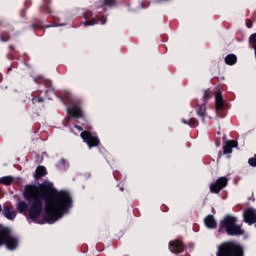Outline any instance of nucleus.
<instances>
[{"mask_svg": "<svg viewBox=\"0 0 256 256\" xmlns=\"http://www.w3.org/2000/svg\"><path fill=\"white\" fill-rule=\"evenodd\" d=\"M53 191V183L45 181L40 186L28 185L25 187L23 197L28 201H20L17 204V211L22 215H27L31 221H35L41 213H43V201H45V219L47 223L59 221L63 215L69 213V208L73 206V199L71 194L65 190L55 192Z\"/></svg>", "mask_w": 256, "mask_h": 256, "instance_id": "obj_1", "label": "nucleus"}, {"mask_svg": "<svg viewBox=\"0 0 256 256\" xmlns=\"http://www.w3.org/2000/svg\"><path fill=\"white\" fill-rule=\"evenodd\" d=\"M223 229H225L227 235L230 236L245 234V230H243L240 225H237V218L231 215H227L220 222L219 233H223Z\"/></svg>", "mask_w": 256, "mask_h": 256, "instance_id": "obj_2", "label": "nucleus"}, {"mask_svg": "<svg viewBox=\"0 0 256 256\" xmlns=\"http://www.w3.org/2000/svg\"><path fill=\"white\" fill-rule=\"evenodd\" d=\"M216 256H243V247L235 242H224L218 246Z\"/></svg>", "mask_w": 256, "mask_h": 256, "instance_id": "obj_3", "label": "nucleus"}, {"mask_svg": "<svg viewBox=\"0 0 256 256\" xmlns=\"http://www.w3.org/2000/svg\"><path fill=\"white\" fill-rule=\"evenodd\" d=\"M5 245L10 251H15L19 245V238L11 234L9 228H3L0 230V247Z\"/></svg>", "mask_w": 256, "mask_h": 256, "instance_id": "obj_4", "label": "nucleus"}, {"mask_svg": "<svg viewBox=\"0 0 256 256\" xmlns=\"http://www.w3.org/2000/svg\"><path fill=\"white\" fill-rule=\"evenodd\" d=\"M80 137L83 139L84 143L88 145L89 149L99 146V138H97L95 134H92L89 131H83L80 134Z\"/></svg>", "mask_w": 256, "mask_h": 256, "instance_id": "obj_5", "label": "nucleus"}, {"mask_svg": "<svg viewBox=\"0 0 256 256\" xmlns=\"http://www.w3.org/2000/svg\"><path fill=\"white\" fill-rule=\"evenodd\" d=\"M227 177H220L215 182L210 184L211 193H219L221 189H225L228 183Z\"/></svg>", "mask_w": 256, "mask_h": 256, "instance_id": "obj_6", "label": "nucleus"}, {"mask_svg": "<svg viewBox=\"0 0 256 256\" xmlns=\"http://www.w3.org/2000/svg\"><path fill=\"white\" fill-rule=\"evenodd\" d=\"M68 113V121H71V118L74 119H81L83 117V110H81V106H79L77 103H73L72 106H70L67 109Z\"/></svg>", "mask_w": 256, "mask_h": 256, "instance_id": "obj_7", "label": "nucleus"}, {"mask_svg": "<svg viewBox=\"0 0 256 256\" xmlns=\"http://www.w3.org/2000/svg\"><path fill=\"white\" fill-rule=\"evenodd\" d=\"M2 215L5 219H8V221H15V218L17 217V210H15L13 205L4 206Z\"/></svg>", "mask_w": 256, "mask_h": 256, "instance_id": "obj_8", "label": "nucleus"}, {"mask_svg": "<svg viewBox=\"0 0 256 256\" xmlns=\"http://www.w3.org/2000/svg\"><path fill=\"white\" fill-rule=\"evenodd\" d=\"M243 217L245 223H248V225H253V223H256V209L255 208H247L243 212Z\"/></svg>", "mask_w": 256, "mask_h": 256, "instance_id": "obj_9", "label": "nucleus"}, {"mask_svg": "<svg viewBox=\"0 0 256 256\" xmlns=\"http://www.w3.org/2000/svg\"><path fill=\"white\" fill-rule=\"evenodd\" d=\"M185 249V246L183 245V242L179 240H174L169 243V250L172 253H183V250Z\"/></svg>", "mask_w": 256, "mask_h": 256, "instance_id": "obj_10", "label": "nucleus"}, {"mask_svg": "<svg viewBox=\"0 0 256 256\" xmlns=\"http://www.w3.org/2000/svg\"><path fill=\"white\" fill-rule=\"evenodd\" d=\"M238 143L236 140H230L225 143L223 146V153L224 155H229L230 153H233V147H237Z\"/></svg>", "mask_w": 256, "mask_h": 256, "instance_id": "obj_11", "label": "nucleus"}, {"mask_svg": "<svg viewBox=\"0 0 256 256\" xmlns=\"http://www.w3.org/2000/svg\"><path fill=\"white\" fill-rule=\"evenodd\" d=\"M204 223L208 229H217V221H215L213 215L206 216L204 219Z\"/></svg>", "mask_w": 256, "mask_h": 256, "instance_id": "obj_12", "label": "nucleus"}, {"mask_svg": "<svg viewBox=\"0 0 256 256\" xmlns=\"http://www.w3.org/2000/svg\"><path fill=\"white\" fill-rule=\"evenodd\" d=\"M216 111H219L225 107V101L223 100V95L221 92L216 93L215 95Z\"/></svg>", "mask_w": 256, "mask_h": 256, "instance_id": "obj_13", "label": "nucleus"}, {"mask_svg": "<svg viewBox=\"0 0 256 256\" xmlns=\"http://www.w3.org/2000/svg\"><path fill=\"white\" fill-rule=\"evenodd\" d=\"M98 23H100V25H105V23H107V18L106 17H98L97 20L95 19H92L90 21H86L83 23V25H88V26H91V25H97Z\"/></svg>", "mask_w": 256, "mask_h": 256, "instance_id": "obj_14", "label": "nucleus"}, {"mask_svg": "<svg viewBox=\"0 0 256 256\" xmlns=\"http://www.w3.org/2000/svg\"><path fill=\"white\" fill-rule=\"evenodd\" d=\"M47 175V168L45 166H39L34 174L35 179H41V177H45Z\"/></svg>", "mask_w": 256, "mask_h": 256, "instance_id": "obj_15", "label": "nucleus"}, {"mask_svg": "<svg viewBox=\"0 0 256 256\" xmlns=\"http://www.w3.org/2000/svg\"><path fill=\"white\" fill-rule=\"evenodd\" d=\"M197 115H199V117H202V121L205 123V117H207V107L205 106V104H202L198 107Z\"/></svg>", "mask_w": 256, "mask_h": 256, "instance_id": "obj_16", "label": "nucleus"}, {"mask_svg": "<svg viewBox=\"0 0 256 256\" xmlns=\"http://www.w3.org/2000/svg\"><path fill=\"white\" fill-rule=\"evenodd\" d=\"M226 65H235L237 63V56L235 54H229L225 57Z\"/></svg>", "mask_w": 256, "mask_h": 256, "instance_id": "obj_17", "label": "nucleus"}, {"mask_svg": "<svg viewBox=\"0 0 256 256\" xmlns=\"http://www.w3.org/2000/svg\"><path fill=\"white\" fill-rule=\"evenodd\" d=\"M182 123H184V125H189L190 127H197L198 125L197 119L195 118H191L189 121L182 119Z\"/></svg>", "mask_w": 256, "mask_h": 256, "instance_id": "obj_18", "label": "nucleus"}, {"mask_svg": "<svg viewBox=\"0 0 256 256\" xmlns=\"http://www.w3.org/2000/svg\"><path fill=\"white\" fill-rule=\"evenodd\" d=\"M0 183H2V185H11V183H13V177L11 176H5L0 178Z\"/></svg>", "mask_w": 256, "mask_h": 256, "instance_id": "obj_19", "label": "nucleus"}, {"mask_svg": "<svg viewBox=\"0 0 256 256\" xmlns=\"http://www.w3.org/2000/svg\"><path fill=\"white\" fill-rule=\"evenodd\" d=\"M249 43H250L251 47H253V49L255 51V57H256V33H254L250 36Z\"/></svg>", "mask_w": 256, "mask_h": 256, "instance_id": "obj_20", "label": "nucleus"}, {"mask_svg": "<svg viewBox=\"0 0 256 256\" xmlns=\"http://www.w3.org/2000/svg\"><path fill=\"white\" fill-rule=\"evenodd\" d=\"M46 95L48 96V99H51L52 97H55V95H56L55 88H53V86H50L46 90Z\"/></svg>", "mask_w": 256, "mask_h": 256, "instance_id": "obj_21", "label": "nucleus"}, {"mask_svg": "<svg viewBox=\"0 0 256 256\" xmlns=\"http://www.w3.org/2000/svg\"><path fill=\"white\" fill-rule=\"evenodd\" d=\"M57 167L59 169H67L69 167V163L65 159H61L60 162L58 163Z\"/></svg>", "mask_w": 256, "mask_h": 256, "instance_id": "obj_22", "label": "nucleus"}, {"mask_svg": "<svg viewBox=\"0 0 256 256\" xmlns=\"http://www.w3.org/2000/svg\"><path fill=\"white\" fill-rule=\"evenodd\" d=\"M107 7H115L117 5V0H103Z\"/></svg>", "mask_w": 256, "mask_h": 256, "instance_id": "obj_23", "label": "nucleus"}, {"mask_svg": "<svg viewBox=\"0 0 256 256\" xmlns=\"http://www.w3.org/2000/svg\"><path fill=\"white\" fill-rule=\"evenodd\" d=\"M248 163H249L250 167H256V154H255L254 158H250L248 160Z\"/></svg>", "mask_w": 256, "mask_h": 256, "instance_id": "obj_24", "label": "nucleus"}, {"mask_svg": "<svg viewBox=\"0 0 256 256\" xmlns=\"http://www.w3.org/2000/svg\"><path fill=\"white\" fill-rule=\"evenodd\" d=\"M210 97H211V91L205 90L204 96H203L204 101H208V99H210Z\"/></svg>", "mask_w": 256, "mask_h": 256, "instance_id": "obj_25", "label": "nucleus"}, {"mask_svg": "<svg viewBox=\"0 0 256 256\" xmlns=\"http://www.w3.org/2000/svg\"><path fill=\"white\" fill-rule=\"evenodd\" d=\"M0 39H1V41H9V36H7V34H2L0 36Z\"/></svg>", "mask_w": 256, "mask_h": 256, "instance_id": "obj_26", "label": "nucleus"}, {"mask_svg": "<svg viewBox=\"0 0 256 256\" xmlns=\"http://www.w3.org/2000/svg\"><path fill=\"white\" fill-rule=\"evenodd\" d=\"M99 9H101V10L99 11ZM98 11H99V13H103V12L107 11V8H105V6H102V8H98Z\"/></svg>", "mask_w": 256, "mask_h": 256, "instance_id": "obj_27", "label": "nucleus"}, {"mask_svg": "<svg viewBox=\"0 0 256 256\" xmlns=\"http://www.w3.org/2000/svg\"><path fill=\"white\" fill-rule=\"evenodd\" d=\"M43 97H39L38 99H37V103H43Z\"/></svg>", "mask_w": 256, "mask_h": 256, "instance_id": "obj_28", "label": "nucleus"}, {"mask_svg": "<svg viewBox=\"0 0 256 256\" xmlns=\"http://www.w3.org/2000/svg\"><path fill=\"white\" fill-rule=\"evenodd\" d=\"M74 127H75V129H78V131H83V128L81 126L75 125Z\"/></svg>", "mask_w": 256, "mask_h": 256, "instance_id": "obj_29", "label": "nucleus"}, {"mask_svg": "<svg viewBox=\"0 0 256 256\" xmlns=\"http://www.w3.org/2000/svg\"><path fill=\"white\" fill-rule=\"evenodd\" d=\"M33 28H34V29H41V26H37V24H34V25H33Z\"/></svg>", "mask_w": 256, "mask_h": 256, "instance_id": "obj_30", "label": "nucleus"}, {"mask_svg": "<svg viewBox=\"0 0 256 256\" xmlns=\"http://www.w3.org/2000/svg\"><path fill=\"white\" fill-rule=\"evenodd\" d=\"M0 213H3V207L0 204Z\"/></svg>", "mask_w": 256, "mask_h": 256, "instance_id": "obj_31", "label": "nucleus"}, {"mask_svg": "<svg viewBox=\"0 0 256 256\" xmlns=\"http://www.w3.org/2000/svg\"><path fill=\"white\" fill-rule=\"evenodd\" d=\"M120 191H124L123 187H120Z\"/></svg>", "mask_w": 256, "mask_h": 256, "instance_id": "obj_32", "label": "nucleus"}, {"mask_svg": "<svg viewBox=\"0 0 256 256\" xmlns=\"http://www.w3.org/2000/svg\"><path fill=\"white\" fill-rule=\"evenodd\" d=\"M44 9H49V7H45Z\"/></svg>", "mask_w": 256, "mask_h": 256, "instance_id": "obj_33", "label": "nucleus"}, {"mask_svg": "<svg viewBox=\"0 0 256 256\" xmlns=\"http://www.w3.org/2000/svg\"><path fill=\"white\" fill-rule=\"evenodd\" d=\"M8 71H11V68H9Z\"/></svg>", "mask_w": 256, "mask_h": 256, "instance_id": "obj_34", "label": "nucleus"}]
</instances>
